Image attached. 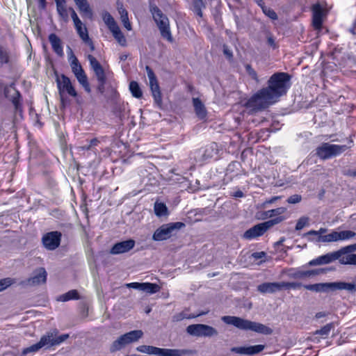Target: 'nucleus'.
<instances>
[{
  "label": "nucleus",
  "instance_id": "1",
  "mask_svg": "<svg viewBox=\"0 0 356 356\" xmlns=\"http://www.w3.org/2000/svg\"><path fill=\"white\" fill-rule=\"evenodd\" d=\"M291 76L286 72H276L268 81V86L258 90L245 103L253 112H258L275 103L286 95L290 87Z\"/></svg>",
  "mask_w": 356,
  "mask_h": 356
},
{
  "label": "nucleus",
  "instance_id": "2",
  "mask_svg": "<svg viewBox=\"0 0 356 356\" xmlns=\"http://www.w3.org/2000/svg\"><path fill=\"white\" fill-rule=\"evenodd\" d=\"M221 321L227 325H232L242 330H251L266 335H269L273 333V330L270 327L262 323L251 321L235 316H223L221 317Z\"/></svg>",
  "mask_w": 356,
  "mask_h": 356
},
{
  "label": "nucleus",
  "instance_id": "3",
  "mask_svg": "<svg viewBox=\"0 0 356 356\" xmlns=\"http://www.w3.org/2000/svg\"><path fill=\"white\" fill-rule=\"evenodd\" d=\"M58 334V330L56 329L54 330L51 332H47L45 335H43L39 342L26 348L23 350L22 354L24 355L30 353H35L38 351L40 348L44 346H54L56 345H59L62 342L65 341L66 339L69 338L68 334H63L60 336H56Z\"/></svg>",
  "mask_w": 356,
  "mask_h": 356
},
{
  "label": "nucleus",
  "instance_id": "4",
  "mask_svg": "<svg viewBox=\"0 0 356 356\" xmlns=\"http://www.w3.org/2000/svg\"><path fill=\"white\" fill-rule=\"evenodd\" d=\"M149 10L160 31L162 38L170 42H172L174 39L170 31V22L168 17L163 14L161 10L156 5H150Z\"/></svg>",
  "mask_w": 356,
  "mask_h": 356
},
{
  "label": "nucleus",
  "instance_id": "5",
  "mask_svg": "<svg viewBox=\"0 0 356 356\" xmlns=\"http://www.w3.org/2000/svg\"><path fill=\"white\" fill-rule=\"evenodd\" d=\"M303 287L307 290L316 292H327L329 291L337 290H347L348 291H356V287L354 284L343 282L307 284L304 285Z\"/></svg>",
  "mask_w": 356,
  "mask_h": 356
},
{
  "label": "nucleus",
  "instance_id": "6",
  "mask_svg": "<svg viewBox=\"0 0 356 356\" xmlns=\"http://www.w3.org/2000/svg\"><path fill=\"white\" fill-rule=\"evenodd\" d=\"M143 336V332L140 330H133L122 334L112 343L109 348L110 352L115 353L120 350L127 345L137 341Z\"/></svg>",
  "mask_w": 356,
  "mask_h": 356
},
{
  "label": "nucleus",
  "instance_id": "7",
  "mask_svg": "<svg viewBox=\"0 0 356 356\" xmlns=\"http://www.w3.org/2000/svg\"><path fill=\"white\" fill-rule=\"evenodd\" d=\"M348 149L346 145H332L323 143L316 149V154L321 159L326 160L337 156Z\"/></svg>",
  "mask_w": 356,
  "mask_h": 356
},
{
  "label": "nucleus",
  "instance_id": "8",
  "mask_svg": "<svg viewBox=\"0 0 356 356\" xmlns=\"http://www.w3.org/2000/svg\"><path fill=\"white\" fill-rule=\"evenodd\" d=\"M184 227L185 224L181 222L163 225L154 232L152 238L157 241L168 239L174 234L175 231L179 230Z\"/></svg>",
  "mask_w": 356,
  "mask_h": 356
},
{
  "label": "nucleus",
  "instance_id": "9",
  "mask_svg": "<svg viewBox=\"0 0 356 356\" xmlns=\"http://www.w3.org/2000/svg\"><path fill=\"white\" fill-rule=\"evenodd\" d=\"M186 332L197 337H212L218 334V330L212 326L205 324H193L186 327Z\"/></svg>",
  "mask_w": 356,
  "mask_h": 356
},
{
  "label": "nucleus",
  "instance_id": "10",
  "mask_svg": "<svg viewBox=\"0 0 356 356\" xmlns=\"http://www.w3.org/2000/svg\"><path fill=\"white\" fill-rule=\"evenodd\" d=\"M145 70L149 80V87L154 99V103L157 106L161 108L163 104L162 95L156 76L149 66L147 65Z\"/></svg>",
  "mask_w": 356,
  "mask_h": 356
},
{
  "label": "nucleus",
  "instance_id": "11",
  "mask_svg": "<svg viewBox=\"0 0 356 356\" xmlns=\"http://www.w3.org/2000/svg\"><path fill=\"white\" fill-rule=\"evenodd\" d=\"M56 82L62 102H63L64 92H67L69 95L74 97L77 96L76 91L72 85L70 79L67 76L61 74L60 76H57Z\"/></svg>",
  "mask_w": 356,
  "mask_h": 356
},
{
  "label": "nucleus",
  "instance_id": "12",
  "mask_svg": "<svg viewBox=\"0 0 356 356\" xmlns=\"http://www.w3.org/2000/svg\"><path fill=\"white\" fill-rule=\"evenodd\" d=\"M47 273L44 268H39L34 270L33 275L20 282L23 286H33L44 284L47 282Z\"/></svg>",
  "mask_w": 356,
  "mask_h": 356
},
{
  "label": "nucleus",
  "instance_id": "13",
  "mask_svg": "<svg viewBox=\"0 0 356 356\" xmlns=\"http://www.w3.org/2000/svg\"><path fill=\"white\" fill-rule=\"evenodd\" d=\"M61 236V233L57 231L48 232L42 236V244L46 249L54 250L60 245Z\"/></svg>",
  "mask_w": 356,
  "mask_h": 356
},
{
  "label": "nucleus",
  "instance_id": "14",
  "mask_svg": "<svg viewBox=\"0 0 356 356\" xmlns=\"http://www.w3.org/2000/svg\"><path fill=\"white\" fill-rule=\"evenodd\" d=\"M136 242L133 239L116 243L111 249L110 253L112 254H120L128 252L135 246Z\"/></svg>",
  "mask_w": 356,
  "mask_h": 356
},
{
  "label": "nucleus",
  "instance_id": "15",
  "mask_svg": "<svg viewBox=\"0 0 356 356\" xmlns=\"http://www.w3.org/2000/svg\"><path fill=\"white\" fill-rule=\"evenodd\" d=\"M313 17L312 25L314 29L320 31L322 29L323 19L325 15V11L323 9L320 4L317 3L312 7Z\"/></svg>",
  "mask_w": 356,
  "mask_h": 356
},
{
  "label": "nucleus",
  "instance_id": "16",
  "mask_svg": "<svg viewBox=\"0 0 356 356\" xmlns=\"http://www.w3.org/2000/svg\"><path fill=\"white\" fill-rule=\"evenodd\" d=\"M340 254H338L337 251L327 253L326 254L320 256L316 259H312L309 262V266H317L330 264L337 259H339Z\"/></svg>",
  "mask_w": 356,
  "mask_h": 356
},
{
  "label": "nucleus",
  "instance_id": "17",
  "mask_svg": "<svg viewBox=\"0 0 356 356\" xmlns=\"http://www.w3.org/2000/svg\"><path fill=\"white\" fill-rule=\"evenodd\" d=\"M195 351L188 349H170L158 348L157 356H188L191 355Z\"/></svg>",
  "mask_w": 356,
  "mask_h": 356
},
{
  "label": "nucleus",
  "instance_id": "18",
  "mask_svg": "<svg viewBox=\"0 0 356 356\" xmlns=\"http://www.w3.org/2000/svg\"><path fill=\"white\" fill-rule=\"evenodd\" d=\"M265 348L264 345H255L250 346L248 347H233L231 348V352L238 353V354H244L253 355L255 354H258L260 352L263 351Z\"/></svg>",
  "mask_w": 356,
  "mask_h": 356
},
{
  "label": "nucleus",
  "instance_id": "19",
  "mask_svg": "<svg viewBox=\"0 0 356 356\" xmlns=\"http://www.w3.org/2000/svg\"><path fill=\"white\" fill-rule=\"evenodd\" d=\"M88 59L90 62V67L97 77V81L106 79L104 70L99 62L90 54L88 56Z\"/></svg>",
  "mask_w": 356,
  "mask_h": 356
},
{
  "label": "nucleus",
  "instance_id": "20",
  "mask_svg": "<svg viewBox=\"0 0 356 356\" xmlns=\"http://www.w3.org/2000/svg\"><path fill=\"white\" fill-rule=\"evenodd\" d=\"M282 290V282H264L257 286V291L261 293H274Z\"/></svg>",
  "mask_w": 356,
  "mask_h": 356
},
{
  "label": "nucleus",
  "instance_id": "21",
  "mask_svg": "<svg viewBox=\"0 0 356 356\" xmlns=\"http://www.w3.org/2000/svg\"><path fill=\"white\" fill-rule=\"evenodd\" d=\"M49 41L51 44L54 51L60 57L63 56V50L61 44V40L55 33H51L49 35Z\"/></svg>",
  "mask_w": 356,
  "mask_h": 356
},
{
  "label": "nucleus",
  "instance_id": "22",
  "mask_svg": "<svg viewBox=\"0 0 356 356\" xmlns=\"http://www.w3.org/2000/svg\"><path fill=\"white\" fill-rule=\"evenodd\" d=\"M193 104L196 115L200 120L204 119L207 117V113L202 101L199 98H193Z\"/></svg>",
  "mask_w": 356,
  "mask_h": 356
},
{
  "label": "nucleus",
  "instance_id": "23",
  "mask_svg": "<svg viewBox=\"0 0 356 356\" xmlns=\"http://www.w3.org/2000/svg\"><path fill=\"white\" fill-rule=\"evenodd\" d=\"M264 234V232L259 223L245 231V233L243 234V238L245 239L250 240L258 236H262Z\"/></svg>",
  "mask_w": 356,
  "mask_h": 356
},
{
  "label": "nucleus",
  "instance_id": "24",
  "mask_svg": "<svg viewBox=\"0 0 356 356\" xmlns=\"http://www.w3.org/2000/svg\"><path fill=\"white\" fill-rule=\"evenodd\" d=\"M56 10L59 17L65 22H67L69 20L68 11L69 8H67L66 1L63 0L56 3Z\"/></svg>",
  "mask_w": 356,
  "mask_h": 356
},
{
  "label": "nucleus",
  "instance_id": "25",
  "mask_svg": "<svg viewBox=\"0 0 356 356\" xmlns=\"http://www.w3.org/2000/svg\"><path fill=\"white\" fill-rule=\"evenodd\" d=\"M75 76L77 79L79 83L84 88L85 90L87 92L90 93L91 92V89L88 81V77L84 70H83V72H80L78 74L76 73Z\"/></svg>",
  "mask_w": 356,
  "mask_h": 356
},
{
  "label": "nucleus",
  "instance_id": "26",
  "mask_svg": "<svg viewBox=\"0 0 356 356\" xmlns=\"http://www.w3.org/2000/svg\"><path fill=\"white\" fill-rule=\"evenodd\" d=\"M284 217L278 216L273 219L265 221L264 222L260 223V225L262 227L264 232L265 233L268 229L273 227L274 225L280 223L284 220Z\"/></svg>",
  "mask_w": 356,
  "mask_h": 356
},
{
  "label": "nucleus",
  "instance_id": "27",
  "mask_svg": "<svg viewBox=\"0 0 356 356\" xmlns=\"http://www.w3.org/2000/svg\"><path fill=\"white\" fill-rule=\"evenodd\" d=\"M102 18H103L104 23L106 24V26H108V28L110 31H111L118 26V25L117 24L114 18L112 17V15L108 12H107V11L104 12L102 13Z\"/></svg>",
  "mask_w": 356,
  "mask_h": 356
},
{
  "label": "nucleus",
  "instance_id": "28",
  "mask_svg": "<svg viewBox=\"0 0 356 356\" xmlns=\"http://www.w3.org/2000/svg\"><path fill=\"white\" fill-rule=\"evenodd\" d=\"M339 241V232H332L330 234L324 236H319L316 239L317 242H332Z\"/></svg>",
  "mask_w": 356,
  "mask_h": 356
},
{
  "label": "nucleus",
  "instance_id": "29",
  "mask_svg": "<svg viewBox=\"0 0 356 356\" xmlns=\"http://www.w3.org/2000/svg\"><path fill=\"white\" fill-rule=\"evenodd\" d=\"M13 104L14 105L15 110L16 112L22 113V96L19 91L15 90L13 95L10 99Z\"/></svg>",
  "mask_w": 356,
  "mask_h": 356
},
{
  "label": "nucleus",
  "instance_id": "30",
  "mask_svg": "<svg viewBox=\"0 0 356 356\" xmlns=\"http://www.w3.org/2000/svg\"><path fill=\"white\" fill-rule=\"evenodd\" d=\"M79 299H80V296H79L78 291L75 289H72V290H70L68 292L61 295L58 298V300L60 301H62V302H66V301H69L70 300H79Z\"/></svg>",
  "mask_w": 356,
  "mask_h": 356
},
{
  "label": "nucleus",
  "instance_id": "31",
  "mask_svg": "<svg viewBox=\"0 0 356 356\" xmlns=\"http://www.w3.org/2000/svg\"><path fill=\"white\" fill-rule=\"evenodd\" d=\"M111 32L113 33L114 38L118 41V42L121 46L124 47L127 45V40H126L124 34L122 33L121 30L120 29L119 26L111 30Z\"/></svg>",
  "mask_w": 356,
  "mask_h": 356
},
{
  "label": "nucleus",
  "instance_id": "32",
  "mask_svg": "<svg viewBox=\"0 0 356 356\" xmlns=\"http://www.w3.org/2000/svg\"><path fill=\"white\" fill-rule=\"evenodd\" d=\"M155 214L159 216H165L168 214V208L164 203L156 202L154 207Z\"/></svg>",
  "mask_w": 356,
  "mask_h": 356
},
{
  "label": "nucleus",
  "instance_id": "33",
  "mask_svg": "<svg viewBox=\"0 0 356 356\" xmlns=\"http://www.w3.org/2000/svg\"><path fill=\"white\" fill-rule=\"evenodd\" d=\"M80 13L88 17L89 19L92 18V11L87 0L77 6Z\"/></svg>",
  "mask_w": 356,
  "mask_h": 356
},
{
  "label": "nucleus",
  "instance_id": "34",
  "mask_svg": "<svg viewBox=\"0 0 356 356\" xmlns=\"http://www.w3.org/2000/svg\"><path fill=\"white\" fill-rule=\"evenodd\" d=\"M129 90L134 97L140 99L143 97V92L138 82L131 81L129 83Z\"/></svg>",
  "mask_w": 356,
  "mask_h": 356
},
{
  "label": "nucleus",
  "instance_id": "35",
  "mask_svg": "<svg viewBox=\"0 0 356 356\" xmlns=\"http://www.w3.org/2000/svg\"><path fill=\"white\" fill-rule=\"evenodd\" d=\"M77 33L79 37L82 39L83 42L90 41V38L88 36V30L86 26H83L82 22L79 24L74 25Z\"/></svg>",
  "mask_w": 356,
  "mask_h": 356
},
{
  "label": "nucleus",
  "instance_id": "36",
  "mask_svg": "<svg viewBox=\"0 0 356 356\" xmlns=\"http://www.w3.org/2000/svg\"><path fill=\"white\" fill-rule=\"evenodd\" d=\"M287 275L292 279H304L307 277L306 270H300L290 268L287 270Z\"/></svg>",
  "mask_w": 356,
  "mask_h": 356
},
{
  "label": "nucleus",
  "instance_id": "37",
  "mask_svg": "<svg viewBox=\"0 0 356 356\" xmlns=\"http://www.w3.org/2000/svg\"><path fill=\"white\" fill-rule=\"evenodd\" d=\"M161 289V287L157 284L154 283H149V282H145L143 283L142 286V291H145L147 293L153 294L158 291H159Z\"/></svg>",
  "mask_w": 356,
  "mask_h": 356
},
{
  "label": "nucleus",
  "instance_id": "38",
  "mask_svg": "<svg viewBox=\"0 0 356 356\" xmlns=\"http://www.w3.org/2000/svg\"><path fill=\"white\" fill-rule=\"evenodd\" d=\"M158 348V347L152 346L142 345L138 346L136 350L140 353L157 355Z\"/></svg>",
  "mask_w": 356,
  "mask_h": 356
},
{
  "label": "nucleus",
  "instance_id": "39",
  "mask_svg": "<svg viewBox=\"0 0 356 356\" xmlns=\"http://www.w3.org/2000/svg\"><path fill=\"white\" fill-rule=\"evenodd\" d=\"M204 7L205 5L202 0H193V11L200 17L203 15L202 10Z\"/></svg>",
  "mask_w": 356,
  "mask_h": 356
},
{
  "label": "nucleus",
  "instance_id": "40",
  "mask_svg": "<svg viewBox=\"0 0 356 356\" xmlns=\"http://www.w3.org/2000/svg\"><path fill=\"white\" fill-rule=\"evenodd\" d=\"M286 209L285 207H279L275 209H271L265 211L264 215L266 218H272L273 216H282L281 215L285 213Z\"/></svg>",
  "mask_w": 356,
  "mask_h": 356
},
{
  "label": "nucleus",
  "instance_id": "41",
  "mask_svg": "<svg viewBox=\"0 0 356 356\" xmlns=\"http://www.w3.org/2000/svg\"><path fill=\"white\" fill-rule=\"evenodd\" d=\"M335 327V323L334 322L327 323L320 330H317L314 334H318L322 336H327L331 331V330L334 329Z\"/></svg>",
  "mask_w": 356,
  "mask_h": 356
},
{
  "label": "nucleus",
  "instance_id": "42",
  "mask_svg": "<svg viewBox=\"0 0 356 356\" xmlns=\"http://www.w3.org/2000/svg\"><path fill=\"white\" fill-rule=\"evenodd\" d=\"M196 316H197L196 315H191V314H188L186 311H183L181 312L175 314L172 316V321L173 322H179L184 319L193 318Z\"/></svg>",
  "mask_w": 356,
  "mask_h": 356
},
{
  "label": "nucleus",
  "instance_id": "43",
  "mask_svg": "<svg viewBox=\"0 0 356 356\" xmlns=\"http://www.w3.org/2000/svg\"><path fill=\"white\" fill-rule=\"evenodd\" d=\"M99 143H100L99 140L97 138H93V139L90 140L88 145L80 146V147H78V149L79 150H82V151L92 150L96 146H97L99 144Z\"/></svg>",
  "mask_w": 356,
  "mask_h": 356
},
{
  "label": "nucleus",
  "instance_id": "44",
  "mask_svg": "<svg viewBox=\"0 0 356 356\" xmlns=\"http://www.w3.org/2000/svg\"><path fill=\"white\" fill-rule=\"evenodd\" d=\"M282 289H300L304 285L300 282H282Z\"/></svg>",
  "mask_w": 356,
  "mask_h": 356
},
{
  "label": "nucleus",
  "instance_id": "45",
  "mask_svg": "<svg viewBox=\"0 0 356 356\" xmlns=\"http://www.w3.org/2000/svg\"><path fill=\"white\" fill-rule=\"evenodd\" d=\"M355 254H350L345 257L341 256L339 257V263L344 265H353L354 263V259H355Z\"/></svg>",
  "mask_w": 356,
  "mask_h": 356
},
{
  "label": "nucleus",
  "instance_id": "46",
  "mask_svg": "<svg viewBox=\"0 0 356 356\" xmlns=\"http://www.w3.org/2000/svg\"><path fill=\"white\" fill-rule=\"evenodd\" d=\"M15 283L14 279L6 277L0 280V292L6 289L8 287Z\"/></svg>",
  "mask_w": 356,
  "mask_h": 356
},
{
  "label": "nucleus",
  "instance_id": "47",
  "mask_svg": "<svg viewBox=\"0 0 356 356\" xmlns=\"http://www.w3.org/2000/svg\"><path fill=\"white\" fill-rule=\"evenodd\" d=\"M355 251H356V243L343 247V248H341L340 250H339L337 251V252H338V254H340V257H341L343 254L353 252Z\"/></svg>",
  "mask_w": 356,
  "mask_h": 356
},
{
  "label": "nucleus",
  "instance_id": "48",
  "mask_svg": "<svg viewBox=\"0 0 356 356\" xmlns=\"http://www.w3.org/2000/svg\"><path fill=\"white\" fill-rule=\"evenodd\" d=\"M309 218L302 216L300 218L296 225V230H301L309 224Z\"/></svg>",
  "mask_w": 356,
  "mask_h": 356
},
{
  "label": "nucleus",
  "instance_id": "49",
  "mask_svg": "<svg viewBox=\"0 0 356 356\" xmlns=\"http://www.w3.org/2000/svg\"><path fill=\"white\" fill-rule=\"evenodd\" d=\"M246 72L248 74L254 79L257 83L259 82L257 72L252 67L251 65L246 64L245 65Z\"/></svg>",
  "mask_w": 356,
  "mask_h": 356
},
{
  "label": "nucleus",
  "instance_id": "50",
  "mask_svg": "<svg viewBox=\"0 0 356 356\" xmlns=\"http://www.w3.org/2000/svg\"><path fill=\"white\" fill-rule=\"evenodd\" d=\"M356 236V233L350 230H345L339 232V241L351 238Z\"/></svg>",
  "mask_w": 356,
  "mask_h": 356
},
{
  "label": "nucleus",
  "instance_id": "51",
  "mask_svg": "<svg viewBox=\"0 0 356 356\" xmlns=\"http://www.w3.org/2000/svg\"><path fill=\"white\" fill-rule=\"evenodd\" d=\"M261 8L264 13L269 18H270L273 20L277 19V15L273 9L267 8L266 6H261Z\"/></svg>",
  "mask_w": 356,
  "mask_h": 356
},
{
  "label": "nucleus",
  "instance_id": "52",
  "mask_svg": "<svg viewBox=\"0 0 356 356\" xmlns=\"http://www.w3.org/2000/svg\"><path fill=\"white\" fill-rule=\"evenodd\" d=\"M9 58L7 52L0 46V67L8 62Z\"/></svg>",
  "mask_w": 356,
  "mask_h": 356
},
{
  "label": "nucleus",
  "instance_id": "53",
  "mask_svg": "<svg viewBox=\"0 0 356 356\" xmlns=\"http://www.w3.org/2000/svg\"><path fill=\"white\" fill-rule=\"evenodd\" d=\"M266 39L267 44L268 46L271 47L274 49L277 48V44L275 41V38H273L270 33H267Z\"/></svg>",
  "mask_w": 356,
  "mask_h": 356
},
{
  "label": "nucleus",
  "instance_id": "54",
  "mask_svg": "<svg viewBox=\"0 0 356 356\" xmlns=\"http://www.w3.org/2000/svg\"><path fill=\"white\" fill-rule=\"evenodd\" d=\"M70 67L72 68V71L75 75L76 73H79L80 72H83V69L82 68V66L79 63V61L70 63Z\"/></svg>",
  "mask_w": 356,
  "mask_h": 356
},
{
  "label": "nucleus",
  "instance_id": "55",
  "mask_svg": "<svg viewBox=\"0 0 356 356\" xmlns=\"http://www.w3.org/2000/svg\"><path fill=\"white\" fill-rule=\"evenodd\" d=\"M327 229L326 228H323L321 227L319 230L318 231H316V230H310L308 232L305 233V236H311V235H314V236H323L322 234H325V232H327Z\"/></svg>",
  "mask_w": 356,
  "mask_h": 356
},
{
  "label": "nucleus",
  "instance_id": "56",
  "mask_svg": "<svg viewBox=\"0 0 356 356\" xmlns=\"http://www.w3.org/2000/svg\"><path fill=\"white\" fill-rule=\"evenodd\" d=\"M302 200V196L300 195L295 194L291 195L287 199V202L289 204H297L299 203Z\"/></svg>",
  "mask_w": 356,
  "mask_h": 356
},
{
  "label": "nucleus",
  "instance_id": "57",
  "mask_svg": "<svg viewBox=\"0 0 356 356\" xmlns=\"http://www.w3.org/2000/svg\"><path fill=\"white\" fill-rule=\"evenodd\" d=\"M69 12L71 14V17L73 19V22H74V25L76 24H79L81 23V21L80 20V19L79 18V17L77 16L75 10H74L73 8L72 7H70L69 8Z\"/></svg>",
  "mask_w": 356,
  "mask_h": 356
},
{
  "label": "nucleus",
  "instance_id": "58",
  "mask_svg": "<svg viewBox=\"0 0 356 356\" xmlns=\"http://www.w3.org/2000/svg\"><path fill=\"white\" fill-rule=\"evenodd\" d=\"M67 55L70 63L79 61L70 47H67Z\"/></svg>",
  "mask_w": 356,
  "mask_h": 356
},
{
  "label": "nucleus",
  "instance_id": "59",
  "mask_svg": "<svg viewBox=\"0 0 356 356\" xmlns=\"http://www.w3.org/2000/svg\"><path fill=\"white\" fill-rule=\"evenodd\" d=\"M117 5H118V13L120 15V18L123 17L124 16H127L128 13L126 10V9L123 7L122 3L118 2Z\"/></svg>",
  "mask_w": 356,
  "mask_h": 356
},
{
  "label": "nucleus",
  "instance_id": "60",
  "mask_svg": "<svg viewBox=\"0 0 356 356\" xmlns=\"http://www.w3.org/2000/svg\"><path fill=\"white\" fill-rule=\"evenodd\" d=\"M98 85L97 86V91L101 93L104 94L105 92V84L106 82V79L102 80V81H97Z\"/></svg>",
  "mask_w": 356,
  "mask_h": 356
},
{
  "label": "nucleus",
  "instance_id": "61",
  "mask_svg": "<svg viewBox=\"0 0 356 356\" xmlns=\"http://www.w3.org/2000/svg\"><path fill=\"white\" fill-rule=\"evenodd\" d=\"M120 19H121L122 22L124 24V26L127 30L130 31L131 29V23L129 22L128 15L127 16H124L123 17H122Z\"/></svg>",
  "mask_w": 356,
  "mask_h": 356
},
{
  "label": "nucleus",
  "instance_id": "62",
  "mask_svg": "<svg viewBox=\"0 0 356 356\" xmlns=\"http://www.w3.org/2000/svg\"><path fill=\"white\" fill-rule=\"evenodd\" d=\"M127 286L129 287L142 291L143 283L132 282V283L128 284Z\"/></svg>",
  "mask_w": 356,
  "mask_h": 356
},
{
  "label": "nucleus",
  "instance_id": "63",
  "mask_svg": "<svg viewBox=\"0 0 356 356\" xmlns=\"http://www.w3.org/2000/svg\"><path fill=\"white\" fill-rule=\"evenodd\" d=\"M307 277L319 275V271L317 269L306 270Z\"/></svg>",
  "mask_w": 356,
  "mask_h": 356
},
{
  "label": "nucleus",
  "instance_id": "64",
  "mask_svg": "<svg viewBox=\"0 0 356 356\" xmlns=\"http://www.w3.org/2000/svg\"><path fill=\"white\" fill-rule=\"evenodd\" d=\"M348 31L350 33H351L353 34V35H354L355 37V39H356V22H354L352 27H350L348 29Z\"/></svg>",
  "mask_w": 356,
  "mask_h": 356
}]
</instances>
